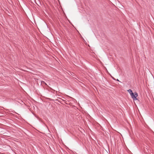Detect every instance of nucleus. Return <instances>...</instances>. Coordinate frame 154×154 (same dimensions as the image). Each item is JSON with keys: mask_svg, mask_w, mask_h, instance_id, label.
<instances>
[{"mask_svg": "<svg viewBox=\"0 0 154 154\" xmlns=\"http://www.w3.org/2000/svg\"><path fill=\"white\" fill-rule=\"evenodd\" d=\"M41 83H44V84H45L46 85H47V84L44 81H42Z\"/></svg>", "mask_w": 154, "mask_h": 154, "instance_id": "nucleus-2", "label": "nucleus"}, {"mask_svg": "<svg viewBox=\"0 0 154 154\" xmlns=\"http://www.w3.org/2000/svg\"><path fill=\"white\" fill-rule=\"evenodd\" d=\"M128 92L130 94L132 98L134 100H137V97L138 96V94L137 93L135 92L134 93H133L132 91L130 89L128 90Z\"/></svg>", "mask_w": 154, "mask_h": 154, "instance_id": "nucleus-1", "label": "nucleus"}, {"mask_svg": "<svg viewBox=\"0 0 154 154\" xmlns=\"http://www.w3.org/2000/svg\"><path fill=\"white\" fill-rule=\"evenodd\" d=\"M117 81H119V80L118 79H117Z\"/></svg>", "mask_w": 154, "mask_h": 154, "instance_id": "nucleus-3", "label": "nucleus"}]
</instances>
